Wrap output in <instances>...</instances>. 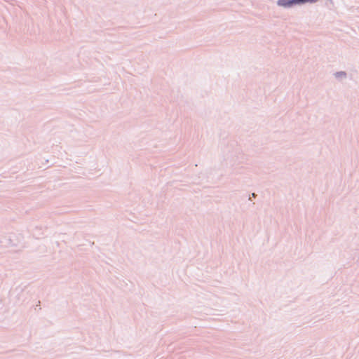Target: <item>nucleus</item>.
<instances>
[{
    "label": "nucleus",
    "mask_w": 359,
    "mask_h": 359,
    "mask_svg": "<svg viewBox=\"0 0 359 359\" xmlns=\"http://www.w3.org/2000/svg\"><path fill=\"white\" fill-rule=\"evenodd\" d=\"M278 4L283 7H290L297 4L296 0H278Z\"/></svg>",
    "instance_id": "obj_1"
},
{
    "label": "nucleus",
    "mask_w": 359,
    "mask_h": 359,
    "mask_svg": "<svg viewBox=\"0 0 359 359\" xmlns=\"http://www.w3.org/2000/svg\"><path fill=\"white\" fill-rule=\"evenodd\" d=\"M297 4H302L305 3H315L318 0H296Z\"/></svg>",
    "instance_id": "obj_2"
}]
</instances>
